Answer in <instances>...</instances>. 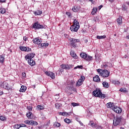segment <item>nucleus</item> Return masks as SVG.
I'll return each instance as SVG.
<instances>
[{
    "instance_id": "nucleus-38",
    "label": "nucleus",
    "mask_w": 129,
    "mask_h": 129,
    "mask_svg": "<svg viewBox=\"0 0 129 129\" xmlns=\"http://www.w3.org/2000/svg\"><path fill=\"white\" fill-rule=\"evenodd\" d=\"M55 108H57V109H60L61 108V104L59 103H55Z\"/></svg>"
},
{
    "instance_id": "nucleus-5",
    "label": "nucleus",
    "mask_w": 129,
    "mask_h": 129,
    "mask_svg": "<svg viewBox=\"0 0 129 129\" xmlns=\"http://www.w3.org/2000/svg\"><path fill=\"white\" fill-rule=\"evenodd\" d=\"M2 88L6 90H13V86L12 84H9L7 82H4L1 85Z\"/></svg>"
},
{
    "instance_id": "nucleus-60",
    "label": "nucleus",
    "mask_w": 129,
    "mask_h": 129,
    "mask_svg": "<svg viewBox=\"0 0 129 129\" xmlns=\"http://www.w3.org/2000/svg\"><path fill=\"white\" fill-rule=\"evenodd\" d=\"M96 129H102V127H101V126H98V127H96Z\"/></svg>"
},
{
    "instance_id": "nucleus-22",
    "label": "nucleus",
    "mask_w": 129,
    "mask_h": 129,
    "mask_svg": "<svg viewBox=\"0 0 129 129\" xmlns=\"http://www.w3.org/2000/svg\"><path fill=\"white\" fill-rule=\"evenodd\" d=\"M36 108L38 110H43V109H45V106L44 105H38L37 106Z\"/></svg>"
},
{
    "instance_id": "nucleus-41",
    "label": "nucleus",
    "mask_w": 129,
    "mask_h": 129,
    "mask_svg": "<svg viewBox=\"0 0 129 129\" xmlns=\"http://www.w3.org/2000/svg\"><path fill=\"white\" fill-rule=\"evenodd\" d=\"M64 121H65L66 123H71V120L68 118L64 119Z\"/></svg>"
},
{
    "instance_id": "nucleus-20",
    "label": "nucleus",
    "mask_w": 129,
    "mask_h": 129,
    "mask_svg": "<svg viewBox=\"0 0 129 129\" xmlns=\"http://www.w3.org/2000/svg\"><path fill=\"white\" fill-rule=\"evenodd\" d=\"M93 81L95 82H98L100 81V78L98 75H96L95 77H93Z\"/></svg>"
},
{
    "instance_id": "nucleus-3",
    "label": "nucleus",
    "mask_w": 129,
    "mask_h": 129,
    "mask_svg": "<svg viewBox=\"0 0 129 129\" xmlns=\"http://www.w3.org/2000/svg\"><path fill=\"white\" fill-rule=\"evenodd\" d=\"M80 28L79 22L77 19H75L72 26L70 27V30L72 32H77Z\"/></svg>"
},
{
    "instance_id": "nucleus-64",
    "label": "nucleus",
    "mask_w": 129,
    "mask_h": 129,
    "mask_svg": "<svg viewBox=\"0 0 129 129\" xmlns=\"http://www.w3.org/2000/svg\"><path fill=\"white\" fill-rule=\"evenodd\" d=\"M64 36L66 37V38H68V37H69V35L67 34H64Z\"/></svg>"
},
{
    "instance_id": "nucleus-56",
    "label": "nucleus",
    "mask_w": 129,
    "mask_h": 129,
    "mask_svg": "<svg viewBox=\"0 0 129 129\" xmlns=\"http://www.w3.org/2000/svg\"><path fill=\"white\" fill-rule=\"evenodd\" d=\"M4 95V92L3 91H0V96Z\"/></svg>"
},
{
    "instance_id": "nucleus-32",
    "label": "nucleus",
    "mask_w": 129,
    "mask_h": 129,
    "mask_svg": "<svg viewBox=\"0 0 129 129\" xmlns=\"http://www.w3.org/2000/svg\"><path fill=\"white\" fill-rule=\"evenodd\" d=\"M42 12L41 11H37L34 12L35 16H39V15H42Z\"/></svg>"
},
{
    "instance_id": "nucleus-1",
    "label": "nucleus",
    "mask_w": 129,
    "mask_h": 129,
    "mask_svg": "<svg viewBox=\"0 0 129 129\" xmlns=\"http://www.w3.org/2000/svg\"><path fill=\"white\" fill-rule=\"evenodd\" d=\"M97 72H98L99 76H101L103 78H107V77H109L110 74V72L108 71L107 70H102V69H97Z\"/></svg>"
},
{
    "instance_id": "nucleus-28",
    "label": "nucleus",
    "mask_w": 129,
    "mask_h": 129,
    "mask_svg": "<svg viewBox=\"0 0 129 129\" xmlns=\"http://www.w3.org/2000/svg\"><path fill=\"white\" fill-rule=\"evenodd\" d=\"M93 59V58L92 57V56H89V55H87V57L86 58L85 60L86 61H91Z\"/></svg>"
},
{
    "instance_id": "nucleus-8",
    "label": "nucleus",
    "mask_w": 129,
    "mask_h": 129,
    "mask_svg": "<svg viewBox=\"0 0 129 129\" xmlns=\"http://www.w3.org/2000/svg\"><path fill=\"white\" fill-rule=\"evenodd\" d=\"M69 41L71 42L72 47H73L74 48H76V47L77 46V43L80 42V39H76L74 38H70Z\"/></svg>"
},
{
    "instance_id": "nucleus-26",
    "label": "nucleus",
    "mask_w": 129,
    "mask_h": 129,
    "mask_svg": "<svg viewBox=\"0 0 129 129\" xmlns=\"http://www.w3.org/2000/svg\"><path fill=\"white\" fill-rule=\"evenodd\" d=\"M97 11H98V9H97V8H94L91 12L92 15H95V14H96L97 12Z\"/></svg>"
},
{
    "instance_id": "nucleus-25",
    "label": "nucleus",
    "mask_w": 129,
    "mask_h": 129,
    "mask_svg": "<svg viewBox=\"0 0 129 129\" xmlns=\"http://www.w3.org/2000/svg\"><path fill=\"white\" fill-rule=\"evenodd\" d=\"M33 116V113L31 112H29L28 113H27L26 116L30 119H32V116Z\"/></svg>"
},
{
    "instance_id": "nucleus-42",
    "label": "nucleus",
    "mask_w": 129,
    "mask_h": 129,
    "mask_svg": "<svg viewBox=\"0 0 129 129\" xmlns=\"http://www.w3.org/2000/svg\"><path fill=\"white\" fill-rule=\"evenodd\" d=\"M24 123H26V124H29V125H31V120H25Z\"/></svg>"
},
{
    "instance_id": "nucleus-34",
    "label": "nucleus",
    "mask_w": 129,
    "mask_h": 129,
    "mask_svg": "<svg viewBox=\"0 0 129 129\" xmlns=\"http://www.w3.org/2000/svg\"><path fill=\"white\" fill-rule=\"evenodd\" d=\"M6 12H7V11L6 10V9H5L4 8L0 9L1 14H2L3 15H4V14H5V13H6Z\"/></svg>"
},
{
    "instance_id": "nucleus-9",
    "label": "nucleus",
    "mask_w": 129,
    "mask_h": 129,
    "mask_svg": "<svg viewBox=\"0 0 129 129\" xmlns=\"http://www.w3.org/2000/svg\"><path fill=\"white\" fill-rule=\"evenodd\" d=\"M33 43H34V44H35L36 45H38V48H42V47H43L42 45L41 44L42 43V40L40 39H39V38H34L32 40Z\"/></svg>"
},
{
    "instance_id": "nucleus-47",
    "label": "nucleus",
    "mask_w": 129,
    "mask_h": 129,
    "mask_svg": "<svg viewBox=\"0 0 129 129\" xmlns=\"http://www.w3.org/2000/svg\"><path fill=\"white\" fill-rule=\"evenodd\" d=\"M72 105L75 107V106H79V103H75V102H73L71 103Z\"/></svg>"
},
{
    "instance_id": "nucleus-6",
    "label": "nucleus",
    "mask_w": 129,
    "mask_h": 129,
    "mask_svg": "<svg viewBox=\"0 0 129 129\" xmlns=\"http://www.w3.org/2000/svg\"><path fill=\"white\" fill-rule=\"evenodd\" d=\"M65 92H77L76 90V88H74V86H70V85L68 84V85L65 88Z\"/></svg>"
},
{
    "instance_id": "nucleus-39",
    "label": "nucleus",
    "mask_w": 129,
    "mask_h": 129,
    "mask_svg": "<svg viewBox=\"0 0 129 129\" xmlns=\"http://www.w3.org/2000/svg\"><path fill=\"white\" fill-rule=\"evenodd\" d=\"M119 91H120L121 92H124V93L127 92L126 88H120Z\"/></svg>"
},
{
    "instance_id": "nucleus-31",
    "label": "nucleus",
    "mask_w": 129,
    "mask_h": 129,
    "mask_svg": "<svg viewBox=\"0 0 129 129\" xmlns=\"http://www.w3.org/2000/svg\"><path fill=\"white\" fill-rule=\"evenodd\" d=\"M5 61V57L3 56V55H0V62L2 64H4V62Z\"/></svg>"
},
{
    "instance_id": "nucleus-15",
    "label": "nucleus",
    "mask_w": 129,
    "mask_h": 129,
    "mask_svg": "<svg viewBox=\"0 0 129 129\" xmlns=\"http://www.w3.org/2000/svg\"><path fill=\"white\" fill-rule=\"evenodd\" d=\"M70 54L72 56V57H73V58H74V59H77L78 58V56H77L76 53H75V52L74 51H71Z\"/></svg>"
},
{
    "instance_id": "nucleus-53",
    "label": "nucleus",
    "mask_w": 129,
    "mask_h": 129,
    "mask_svg": "<svg viewBox=\"0 0 129 129\" xmlns=\"http://www.w3.org/2000/svg\"><path fill=\"white\" fill-rule=\"evenodd\" d=\"M66 15L68 16V17H71V13L70 12H66Z\"/></svg>"
},
{
    "instance_id": "nucleus-12",
    "label": "nucleus",
    "mask_w": 129,
    "mask_h": 129,
    "mask_svg": "<svg viewBox=\"0 0 129 129\" xmlns=\"http://www.w3.org/2000/svg\"><path fill=\"white\" fill-rule=\"evenodd\" d=\"M113 110L116 112V113H121V111H122V110H121V108L116 106H114L113 108Z\"/></svg>"
},
{
    "instance_id": "nucleus-23",
    "label": "nucleus",
    "mask_w": 129,
    "mask_h": 129,
    "mask_svg": "<svg viewBox=\"0 0 129 129\" xmlns=\"http://www.w3.org/2000/svg\"><path fill=\"white\" fill-rule=\"evenodd\" d=\"M102 84L103 87H104L105 88H108V87H109V84L107 82H103L102 83Z\"/></svg>"
},
{
    "instance_id": "nucleus-59",
    "label": "nucleus",
    "mask_w": 129,
    "mask_h": 129,
    "mask_svg": "<svg viewBox=\"0 0 129 129\" xmlns=\"http://www.w3.org/2000/svg\"><path fill=\"white\" fill-rule=\"evenodd\" d=\"M22 76L23 77H26V73H22Z\"/></svg>"
},
{
    "instance_id": "nucleus-43",
    "label": "nucleus",
    "mask_w": 129,
    "mask_h": 129,
    "mask_svg": "<svg viewBox=\"0 0 129 129\" xmlns=\"http://www.w3.org/2000/svg\"><path fill=\"white\" fill-rule=\"evenodd\" d=\"M21 127H20V124H16L14 125V128L16 129H19Z\"/></svg>"
},
{
    "instance_id": "nucleus-45",
    "label": "nucleus",
    "mask_w": 129,
    "mask_h": 129,
    "mask_svg": "<svg viewBox=\"0 0 129 129\" xmlns=\"http://www.w3.org/2000/svg\"><path fill=\"white\" fill-rule=\"evenodd\" d=\"M61 68H62V69H66L67 70V64H61L60 66Z\"/></svg>"
},
{
    "instance_id": "nucleus-7",
    "label": "nucleus",
    "mask_w": 129,
    "mask_h": 129,
    "mask_svg": "<svg viewBox=\"0 0 129 129\" xmlns=\"http://www.w3.org/2000/svg\"><path fill=\"white\" fill-rule=\"evenodd\" d=\"M32 28L35 30H40L41 29H44V26L41 25L39 22H36L32 25Z\"/></svg>"
},
{
    "instance_id": "nucleus-62",
    "label": "nucleus",
    "mask_w": 129,
    "mask_h": 129,
    "mask_svg": "<svg viewBox=\"0 0 129 129\" xmlns=\"http://www.w3.org/2000/svg\"><path fill=\"white\" fill-rule=\"evenodd\" d=\"M79 123L81 124V125H83V123L81 122V121H79Z\"/></svg>"
},
{
    "instance_id": "nucleus-63",
    "label": "nucleus",
    "mask_w": 129,
    "mask_h": 129,
    "mask_svg": "<svg viewBox=\"0 0 129 129\" xmlns=\"http://www.w3.org/2000/svg\"><path fill=\"white\" fill-rule=\"evenodd\" d=\"M102 5H100L99 7V10H101V8H102Z\"/></svg>"
},
{
    "instance_id": "nucleus-14",
    "label": "nucleus",
    "mask_w": 129,
    "mask_h": 129,
    "mask_svg": "<svg viewBox=\"0 0 129 129\" xmlns=\"http://www.w3.org/2000/svg\"><path fill=\"white\" fill-rule=\"evenodd\" d=\"M28 63L29 65H30V66H34V65H36V62L33 59L28 60Z\"/></svg>"
},
{
    "instance_id": "nucleus-48",
    "label": "nucleus",
    "mask_w": 129,
    "mask_h": 129,
    "mask_svg": "<svg viewBox=\"0 0 129 129\" xmlns=\"http://www.w3.org/2000/svg\"><path fill=\"white\" fill-rule=\"evenodd\" d=\"M27 109L29 111H32V110H33V107H32V106H28Z\"/></svg>"
},
{
    "instance_id": "nucleus-27",
    "label": "nucleus",
    "mask_w": 129,
    "mask_h": 129,
    "mask_svg": "<svg viewBox=\"0 0 129 129\" xmlns=\"http://www.w3.org/2000/svg\"><path fill=\"white\" fill-rule=\"evenodd\" d=\"M30 125H38V122L34 120H30Z\"/></svg>"
},
{
    "instance_id": "nucleus-4",
    "label": "nucleus",
    "mask_w": 129,
    "mask_h": 129,
    "mask_svg": "<svg viewBox=\"0 0 129 129\" xmlns=\"http://www.w3.org/2000/svg\"><path fill=\"white\" fill-rule=\"evenodd\" d=\"M122 116L121 115H117L116 118L115 117L113 119V124L115 126H116L117 125H118L119 124H120V122H121V120H122Z\"/></svg>"
},
{
    "instance_id": "nucleus-55",
    "label": "nucleus",
    "mask_w": 129,
    "mask_h": 129,
    "mask_svg": "<svg viewBox=\"0 0 129 129\" xmlns=\"http://www.w3.org/2000/svg\"><path fill=\"white\" fill-rule=\"evenodd\" d=\"M59 72H61V73H62V72H63L64 71V69H59Z\"/></svg>"
},
{
    "instance_id": "nucleus-33",
    "label": "nucleus",
    "mask_w": 129,
    "mask_h": 129,
    "mask_svg": "<svg viewBox=\"0 0 129 129\" xmlns=\"http://www.w3.org/2000/svg\"><path fill=\"white\" fill-rule=\"evenodd\" d=\"M0 120L2 121H7V118L4 116H0Z\"/></svg>"
},
{
    "instance_id": "nucleus-24",
    "label": "nucleus",
    "mask_w": 129,
    "mask_h": 129,
    "mask_svg": "<svg viewBox=\"0 0 129 129\" xmlns=\"http://www.w3.org/2000/svg\"><path fill=\"white\" fill-rule=\"evenodd\" d=\"M27 90V87L25 86H22L20 91V92H25V91H26V90Z\"/></svg>"
},
{
    "instance_id": "nucleus-16",
    "label": "nucleus",
    "mask_w": 129,
    "mask_h": 129,
    "mask_svg": "<svg viewBox=\"0 0 129 129\" xmlns=\"http://www.w3.org/2000/svg\"><path fill=\"white\" fill-rule=\"evenodd\" d=\"M117 23L118 25H120L122 24V17L119 16V18L117 19Z\"/></svg>"
},
{
    "instance_id": "nucleus-37",
    "label": "nucleus",
    "mask_w": 129,
    "mask_h": 129,
    "mask_svg": "<svg viewBox=\"0 0 129 129\" xmlns=\"http://www.w3.org/2000/svg\"><path fill=\"white\" fill-rule=\"evenodd\" d=\"M74 67V66H73L72 64H67V70H69L71 69V68H72Z\"/></svg>"
},
{
    "instance_id": "nucleus-46",
    "label": "nucleus",
    "mask_w": 129,
    "mask_h": 129,
    "mask_svg": "<svg viewBox=\"0 0 129 129\" xmlns=\"http://www.w3.org/2000/svg\"><path fill=\"white\" fill-rule=\"evenodd\" d=\"M54 125L55 127H59V126H61V124L59 122H55Z\"/></svg>"
},
{
    "instance_id": "nucleus-57",
    "label": "nucleus",
    "mask_w": 129,
    "mask_h": 129,
    "mask_svg": "<svg viewBox=\"0 0 129 129\" xmlns=\"http://www.w3.org/2000/svg\"><path fill=\"white\" fill-rule=\"evenodd\" d=\"M28 39V37H27V36H24L23 37V40L24 41H27V39Z\"/></svg>"
},
{
    "instance_id": "nucleus-54",
    "label": "nucleus",
    "mask_w": 129,
    "mask_h": 129,
    "mask_svg": "<svg viewBox=\"0 0 129 129\" xmlns=\"http://www.w3.org/2000/svg\"><path fill=\"white\" fill-rule=\"evenodd\" d=\"M92 127H96V123H93L92 125H91Z\"/></svg>"
},
{
    "instance_id": "nucleus-30",
    "label": "nucleus",
    "mask_w": 129,
    "mask_h": 129,
    "mask_svg": "<svg viewBox=\"0 0 129 129\" xmlns=\"http://www.w3.org/2000/svg\"><path fill=\"white\" fill-rule=\"evenodd\" d=\"M106 38V36L105 35H102V36H97V39H98L99 40H100L101 39H105Z\"/></svg>"
},
{
    "instance_id": "nucleus-13",
    "label": "nucleus",
    "mask_w": 129,
    "mask_h": 129,
    "mask_svg": "<svg viewBox=\"0 0 129 129\" xmlns=\"http://www.w3.org/2000/svg\"><path fill=\"white\" fill-rule=\"evenodd\" d=\"M20 49L21 51H24V52H30V51H32L31 48L26 46H20Z\"/></svg>"
},
{
    "instance_id": "nucleus-17",
    "label": "nucleus",
    "mask_w": 129,
    "mask_h": 129,
    "mask_svg": "<svg viewBox=\"0 0 129 129\" xmlns=\"http://www.w3.org/2000/svg\"><path fill=\"white\" fill-rule=\"evenodd\" d=\"M79 10H80V7L76 6H74L72 8V11H73V12H75V13L79 12Z\"/></svg>"
},
{
    "instance_id": "nucleus-50",
    "label": "nucleus",
    "mask_w": 129,
    "mask_h": 129,
    "mask_svg": "<svg viewBox=\"0 0 129 129\" xmlns=\"http://www.w3.org/2000/svg\"><path fill=\"white\" fill-rule=\"evenodd\" d=\"M20 127H27V125L23 123L19 124Z\"/></svg>"
},
{
    "instance_id": "nucleus-2",
    "label": "nucleus",
    "mask_w": 129,
    "mask_h": 129,
    "mask_svg": "<svg viewBox=\"0 0 129 129\" xmlns=\"http://www.w3.org/2000/svg\"><path fill=\"white\" fill-rule=\"evenodd\" d=\"M93 95L95 97H100V98H105V94H102L101 92V90L99 88H96L95 90L93 91Z\"/></svg>"
},
{
    "instance_id": "nucleus-11",
    "label": "nucleus",
    "mask_w": 129,
    "mask_h": 129,
    "mask_svg": "<svg viewBox=\"0 0 129 129\" xmlns=\"http://www.w3.org/2000/svg\"><path fill=\"white\" fill-rule=\"evenodd\" d=\"M45 75H47V76H49L50 78H51V79H55V74L54 73L51 72H45Z\"/></svg>"
},
{
    "instance_id": "nucleus-44",
    "label": "nucleus",
    "mask_w": 129,
    "mask_h": 129,
    "mask_svg": "<svg viewBox=\"0 0 129 129\" xmlns=\"http://www.w3.org/2000/svg\"><path fill=\"white\" fill-rule=\"evenodd\" d=\"M69 84L70 86H73L75 84V81L72 80Z\"/></svg>"
},
{
    "instance_id": "nucleus-21",
    "label": "nucleus",
    "mask_w": 129,
    "mask_h": 129,
    "mask_svg": "<svg viewBox=\"0 0 129 129\" xmlns=\"http://www.w3.org/2000/svg\"><path fill=\"white\" fill-rule=\"evenodd\" d=\"M83 84V82L79 80L76 84V86L77 87H79L80 86H81V85H82Z\"/></svg>"
},
{
    "instance_id": "nucleus-49",
    "label": "nucleus",
    "mask_w": 129,
    "mask_h": 129,
    "mask_svg": "<svg viewBox=\"0 0 129 129\" xmlns=\"http://www.w3.org/2000/svg\"><path fill=\"white\" fill-rule=\"evenodd\" d=\"M78 68H79V69H82V68H83V66H78L77 67H75L74 68V69H77Z\"/></svg>"
},
{
    "instance_id": "nucleus-19",
    "label": "nucleus",
    "mask_w": 129,
    "mask_h": 129,
    "mask_svg": "<svg viewBox=\"0 0 129 129\" xmlns=\"http://www.w3.org/2000/svg\"><path fill=\"white\" fill-rule=\"evenodd\" d=\"M80 56L81 58H83V59H86L87 58V54L84 53V52H81L80 54Z\"/></svg>"
},
{
    "instance_id": "nucleus-29",
    "label": "nucleus",
    "mask_w": 129,
    "mask_h": 129,
    "mask_svg": "<svg viewBox=\"0 0 129 129\" xmlns=\"http://www.w3.org/2000/svg\"><path fill=\"white\" fill-rule=\"evenodd\" d=\"M112 83H113V84H115V85H119V84H120V82H119V81H116V80L112 81Z\"/></svg>"
},
{
    "instance_id": "nucleus-35",
    "label": "nucleus",
    "mask_w": 129,
    "mask_h": 129,
    "mask_svg": "<svg viewBox=\"0 0 129 129\" xmlns=\"http://www.w3.org/2000/svg\"><path fill=\"white\" fill-rule=\"evenodd\" d=\"M41 45H42V48H46V47H48L49 46L48 43H41Z\"/></svg>"
},
{
    "instance_id": "nucleus-58",
    "label": "nucleus",
    "mask_w": 129,
    "mask_h": 129,
    "mask_svg": "<svg viewBox=\"0 0 129 129\" xmlns=\"http://www.w3.org/2000/svg\"><path fill=\"white\" fill-rule=\"evenodd\" d=\"M90 123L91 124V125H92V124H93V123H94V122L93 121V120H91L90 121Z\"/></svg>"
},
{
    "instance_id": "nucleus-10",
    "label": "nucleus",
    "mask_w": 129,
    "mask_h": 129,
    "mask_svg": "<svg viewBox=\"0 0 129 129\" xmlns=\"http://www.w3.org/2000/svg\"><path fill=\"white\" fill-rule=\"evenodd\" d=\"M35 55H36V54H35L34 53L28 54L27 55H26L25 56V60H31L35 57Z\"/></svg>"
},
{
    "instance_id": "nucleus-18",
    "label": "nucleus",
    "mask_w": 129,
    "mask_h": 129,
    "mask_svg": "<svg viewBox=\"0 0 129 129\" xmlns=\"http://www.w3.org/2000/svg\"><path fill=\"white\" fill-rule=\"evenodd\" d=\"M106 106L107 108H112V109H113V108L115 106L112 103H107Z\"/></svg>"
},
{
    "instance_id": "nucleus-52",
    "label": "nucleus",
    "mask_w": 129,
    "mask_h": 129,
    "mask_svg": "<svg viewBox=\"0 0 129 129\" xmlns=\"http://www.w3.org/2000/svg\"><path fill=\"white\" fill-rule=\"evenodd\" d=\"M59 114L60 115H66V114H68V113H67V112H64V113L59 112Z\"/></svg>"
},
{
    "instance_id": "nucleus-61",
    "label": "nucleus",
    "mask_w": 129,
    "mask_h": 129,
    "mask_svg": "<svg viewBox=\"0 0 129 129\" xmlns=\"http://www.w3.org/2000/svg\"><path fill=\"white\" fill-rule=\"evenodd\" d=\"M0 3H6L5 0H0Z\"/></svg>"
},
{
    "instance_id": "nucleus-51",
    "label": "nucleus",
    "mask_w": 129,
    "mask_h": 129,
    "mask_svg": "<svg viewBox=\"0 0 129 129\" xmlns=\"http://www.w3.org/2000/svg\"><path fill=\"white\" fill-rule=\"evenodd\" d=\"M108 67V66L107 64L103 65V68H104V69H107Z\"/></svg>"
},
{
    "instance_id": "nucleus-36",
    "label": "nucleus",
    "mask_w": 129,
    "mask_h": 129,
    "mask_svg": "<svg viewBox=\"0 0 129 129\" xmlns=\"http://www.w3.org/2000/svg\"><path fill=\"white\" fill-rule=\"evenodd\" d=\"M127 10V7H126V6L124 5L122 6V10L123 11V12H126Z\"/></svg>"
},
{
    "instance_id": "nucleus-40",
    "label": "nucleus",
    "mask_w": 129,
    "mask_h": 129,
    "mask_svg": "<svg viewBox=\"0 0 129 129\" xmlns=\"http://www.w3.org/2000/svg\"><path fill=\"white\" fill-rule=\"evenodd\" d=\"M79 80H80V81H82V82H84L85 80V77L81 76L80 79Z\"/></svg>"
}]
</instances>
